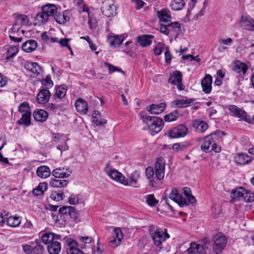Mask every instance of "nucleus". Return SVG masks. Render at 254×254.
Instances as JSON below:
<instances>
[{
	"label": "nucleus",
	"mask_w": 254,
	"mask_h": 254,
	"mask_svg": "<svg viewBox=\"0 0 254 254\" xmlns=\"http://www.w3.org/2000/svg\"><path fill=\"white\" fill-rule=\"evenodd\" d=\"M24 67L27 70L37 75L39 74L42 71L38 63L35 62H26L24 64Z\"/></svg>",
	"instance_id": "28"
},
{
	"label": "nucleus",
	"mask_w": 254,
	"mask_h": 254,
	"mask_svg": "<svg viewBox=\"0 0 254 254\" xmlns=\"http://www.w3.org/2000/svg\"><path fill=\"white\" fill-rule=\"evenodd\" d=\"M49 114L47 111L43 109L36 110L33 114L35 120L39 122L46 121L48 117Z\"/></svg>",
	"instance_id": "23"
},
{
	"label": "nucleus",
	"mask_w": 254,
	"mask_h": 254,
	"mask_svg": "<svg viewBox=\"0 0 254 254\" xmlns=\"http://www.w3.org/2000/svg\"><path fill=\"white\" fill-rule=\"evenodd\" d=\"M42 10L47 14L49 17L55 16V14L57 13V8L54 4H48L44 5Z\"/></svg>",
	"instance_id": "37"
},
{
	"label": "nucleus",
	"mask_w": 254,
	"mask_h": 254,
	"mask_svg": "<svg viewBox=\"0 0 254 254\" xmlns=\"http://www.w3.org/2000/svg\"><path fill=\"white\" fill-rule=\"evenodd\" d=\"M170 32H174L177 36L182 33L181 24L178 22H171L167 23Z\"/></svg>",
	"instance_id": "35"
},
{
	"label": "nucleus",
	"mask_w": 254,
	"mask_h": 254,
	"mask_svg": "<svg viewBox=\"0 0 254 254\" xmlns=\"http://www.w3.org/2000/svg\"><path fill=\"white\" fill-rule=\"evenodd\" d=\"M145 174L147 179H149L152 178L154 175V171L153 167L151 166L147 167L146 168Z\"/></svg>",
	"instance_id": "63"
},
{
	"label": "nucleus",
	"mask_w": 254,
	"mask_h": 254,
	"mask_svg": "<svg viewBox=\"0 0 254 254\" xmlns=\"http://www.w3.org/2000/svg\"><path fill=\"white\" fill-rule=\"evenodd\" d=\"M64 194L63 192L53 193L51 195V198L54 200L59 201L64 199Z\"/></svg>",
	"instance_id": "59"
},
{
	"label": "nucleus",
	"mask_w": 254,
	"mask_h": 254,
	"mask_svg": "<svg viewBox=\"0 0 254 254\" xmlns=\"http://www.w3.org/2000/svg\"><path fill=\"white\" fill-rule=\"evenodd\" d=\"M140 178V174L139 172L137 171H134L133 173H132L129 177L130 181L128 179L125 178V181H127V183L129 184L128 185H125V186H132L133 187H136V185L138 182V180Z\"/></svg>",
	"instance_id": "39"
},
{
	"label": "nucleus",
	"mask_w": 254,
	"mask_h": 254,
	"mask_svg": "<svg viewBox=\"0 0 254 254\" xmlns=\"http://www.w3.org/2000/svg\"><path fill=\"white\" fill-rule=\"evenodd\" d=\"M47 249L49 254H59L61 250V243L53 241L48 244Z\"/></svg>",
	"instance_id": "30"
},
{
	"label": "nucleus",
	"mask_w": 254,
	"mask_h": 254,
	"mask_svg": "<svg viewBox=\"0 0 254 254\" xmlns=\"http://www.w3.org/2000/svg\"><path fill=\"white\" fill-rule=\"evenodd\" d=\"M229 111L232 113V116L237 117L240 120L247 123H250L251 118L247 115L246 112L242 109L234 105H230L228 107Z\"/></svg>",
	"instance_id": "4"
},
{
	"label": "nucleus",
	"mask_w": 254,
	"mask_h": 254,
	"mask_svg": "<svg viewBox=\"0 0 254 254\" xmlns=\"http://www.w3.org/2000/svg\"><path fill=\"white\" fill-rule=\"evenodd\" d=\"M66 248L68 254H83V252L78 248L77 242L72 239H67L66 240Z\"/></svg>",
	"instance_id": "11"
},
{
	"label": "nucleus",
	"mask_w": 254,
	"mask_h": 254,
	"mask_svg": "<svg viewBox=\"0 0 254 254\" xmlns=\"http://www.w3.org/2000/svg\"><path fill=\"white\" fill-rule=\"evenodd\" d=\"M164 49L165 50V44L163 43L159 42L153 49L155 55L157 56L160 55Z\"/></svg>",
	"instance_id": "56"
},
{
	"label": "nucleus",
	"mask_w": 254,
	"mask_h": 254,
	"mask_svg": "<svg viewBox=\"0 0 254 254\" xmlns=\"http://www.w3.org/2000/svg\"><path fill=\"white\" fill-rule=\"evenodd\" d=\"M67 91V86L65 85H62L58 87L56 93L54 95V99L57 101L61 100L65 95Z\"/></svg>",
	"instance_id": "32"
},
{
	"label": "nucleus",
	"mask_w": 254,
	"mask_h": 254,
	"mask_svg": "<svg viewBox=\"0 0 254 254\" xmlns=\"http://www.w3.org/2000/svg\"><path fill=\"white\" fill-rule=\"evenodd\" d=\"M179 112L177 110H174L170 114L164 116V121L166 122H171L175 121L179 118Z\"/></svg>",
	"instance_id": "45"
},
{
	"label": "nucleus",
	"mask_w": 254,
	"mask_h": 254,
	"mask_svg": "<svg viewBox=\"0 0 254 254\" xmlns=\"http://www.w3.org/2000/svg\"><path fill=\"white\" fill-rule=\"evenodd\" d=\"M71 173L68 168L59 167L53 171L52 175L56 178H65L69 177Z\"/></svg>",
	"instance_id": "14"
},
{
	"label": "nucleus",
	"mask_w": 254,
	"mask_h": 254,
	"mask_svg": "<svg viewBox=\"0 0 254 254\" xmlns=\"http://www.w3.org/2000/svg\"><path fill=\"white\" fill-rule=\"evenodd\" d=\"M36 245L33 247V254H43L44 251V248L42 245L41 240L36 239L35 241Z\"/></svg>",
	"instance_id": "44"
},
{
	"label": "nucleus",
	"mask_w": 254,
	"mask_h": 254,
	"mask_svg": "<svg viewBox=\"0 0 254 254\" xmlns=\"http://www.w3.org/2000/svg\"><path fill=\"white\" fill-rule=\"evenodd\" d=\"M54 19L58 23L63 24L69 21L70 17L68 14L67 11H64L62 13H57L54 16Z\"/></svg>",
	"instance_id": "29"
},
{
	"label": "nucleus",
	"mask_w": 254,
	"mask_h": 254,
	"mask_svg": "<svg viewBox=\"0 0 254 254\" xmlns=\"http://www.w3.org/2000/svg\"><path fill=\"white\" fill-rule=\"evenodd\" d=\"M240 23L248 30L254 31V19L249 16H242Z\"/></svg>",
	"instance_id": "22"
},
{
	"label": "nucleus",
	"mask_w": 254,
	"mask_h": 254,
	"mask_svg": "<svg viewBox=\"0 0 254 254\" xmlns=\"http://www.w3.org/2000/svg\"><path fill=\"white\" fill-rule=\"evenodd\" d=\"M153 38L154 36L152 35H142L137 37V42L141 46L146 47L151 44V39Z\"/></svg>",
	"instance_id": "27"
},
{
	"label": "nucleus",
	"mask_w": 254,
	"mask_h": 254,
	"mask_svg": "<svg viewBox=\"0 0 254 254\" xmlns=\"http://www.w3.org/2000/svg\"><path fill=\"white\" fill-rule=\"evenodd\" d=\"M18 111L21 114L31 113L29 104L27 102H23L19 105Z\"/></svg>",
	"instance_id": "50"
},
{
	"label": "nucleus",
	"mask_w": 254,
	"mask_h": 254,
	"mask_svg": "<svg viewBox=\"0 0 254 254\" xmlns=\"http://www.w3.org/2000/svg\"><path fill=\"white\" fill-rule=\"evenodd\" d=\"M182 74L181 72L179 71H176L170 75L168 82L173 85H177L178 89L179 90H182L185 87V86L182 84Z\"/></svg>",
	"instance_id": "10"
},
{
	"label": "nucleus",
	"mask_w": 254,
	"mask_h": 254,
	"mask_svg": "<svg viewBox=\"0 0 254 254\" xmlns=\"http://www.w3.org/2000/svg\"><path fill=\"white\" fill-rule=\"evenodd\" d=\"M248 69V67L246 64L240 61L235 62L232 67L233 70L239 73L240 75H245Z\"/></svg>",
	"instance_id": "24"
},
{
	"label": "nucleus",
	"mask_w": 254,
	"mask_h": 254,
	"mask_svg": "<svg viewBox=\"0 0 254 254\" xmlns=\"http://www.w3.org/2000/svg\"><path fill=\"white\" fill-rule=\"evenodd\" d=\"M243 200L247 202H251L254 201V193L246 190V193L244 195Z\"/></svg>",
	"instance_id": "57"
},
{
	"label": "nucleus",
	"mask_w": 254,
	"mask_h": 254,
	"mask_svg": "<svg viewBox=\"0 0 254 254\" xmlns=\"http://www.w3.org/2000/svg\"><path fill=\"white\" fill-rule=\"evenodd\" d=\"M21 27V26H20L19 23H18V22H16L15 21L11 28V32H9V33H12L15 35V34L19 32Z\"/></svg>",
	"instance_id": "61"
},
{
	"label": "nucleus",
	"mask_w": 254,
	"mask_h": 254,
	"mask_svg": "<svg viewBox=\"0 0 254 254\" xmlns=\"http://www.w3.org/2000/svg\"><path fill=\"white\" fill-rule=\"evenodd\" d=\"M42 84L46 87V89L48 88H51L53 87L54 83L53 81L51 79V76L50 75H47L45 78L41 80Z\"/></svg>",
	"instance_id": "55"
},
{
	"label": "nucleus",
	"mask_w": 254,
	"mask_h": 254,
	"mask_svg": "<svg viewBox=\"0 0 254 254\" xmlns=\"http://www.w3.org/2000/svg\"><path fill=\"white\" fill-rule=\"evenodd\" d=\"M92 119L93 123L97 126H104L107 123V121L102 118L101 115L98 111L93 112Z\"/></svg>",
	"instance_id": "31"
},
{
	"label": "nucleus",
	"mask_w": 254,
	"mask_h": 254,
	"mask_svg": "<svg viewBox=\"0 0 254 254\" xmlns=\"http://www.w3.org/2000/svg\"><path fill=\"white\" fill-rule=\"evenodd\" d=\"M186 5L184 0H173L170 5L171 9L177 11L182 10Z\"/></svg>",
	"instance_id": "41"
},
{
	"label": "nucleus",
	"mask_w": 254,
	"mask_h": 254,
	"mask_svg": "<svg viewBox=\"0 0 254 254\" xmlns=\"http://www.w3.org/2000/svg\"><path fill=\"white\" fill-rule=\"evenodd\" d=\"M246 190L242 187H239L233 190L231 193V198L235 201L243 200Z\"/></svg>",
	"instance_id": "26"
},
{
	"label": "nucleus",
	"mask_w": 254,
	"mask_h": 254,
	"mask_svg": "<svg viewBox=\"0 0 254 254\" xmlns=\"http://www.w3.org/2000/svg\"><path fill=\"white\" fill-rule=\"evenodd\" d=\"M116 11L117 7L112 0H105L103 2L101 11L103 15L107 17H112L116 14Z\"/></svg>",
	"instance_id": "5"
},
{
	"label": "nucleus",
	"mask_w": 254,
	"mask_h": 254,
	"mask_svg": "<svg viewBox=\"0 0 254 254\" xmlns=\"http://www.w3.org/2000/svg\"><path fill=\"white\" fill-rule=\"evenodd\" d=\"M164 55L166 63H170L172 59V56L169 50V47H165V52Z\"/></svg>",
	"instance_id": "60"
},
{
	"label": "nucleus",
	"mask_w": 254,
	"mask_h": 254,
	"mask_svg": "<svg viewBox=\"0 0 254 254\" xmlns=\"http://www.w3.org/2000/svg\"><path fill=\"white\" fill-rule=\"evenodd\" d=\"M108 40L111 46L117 48L122 44L124 39L122 36H111L109 37Z\"/></svg>",
	"instance_id": "34"
},
{
	"label": "nucleus",
	"mask_w": 254,
	"mask_h": 254,
	"mask_svg": "<svg viewBox=\"0 0 254 254\" xmlns=\"http://www.w3.org/2000/svg\"><path fill=\"white\" fill-rule=\"evenodd\" d=\"M50 96L51 93L48 89H42L37 94L36 101L38 103L44 104L49 101Z\"/></svg>",
	"instance_id": "17"
},
{
	"label": "nucleus",
	"mask_w": 254,
	"mask_h": 254,
	"mask_svg": "<svg viewBox=\"0 0 254 254\" xmlns=\"http://www.w3.org/2000/svg\"><path fill=\"white\" fill-rule=\"evenodd\" d=\"M36 174L38 176L41 178H46L50 175L51 172L50 168L48 166H41L37 168Z\"/></svg>",
	"instance_id": "36"
},
{
	"label": "nucleus",
	"mask_w": 254,
	"mask_h": 254,
	"mask_svg": "<svg viewBox=\"0 0 254 254\" xmlns=\"http://www.w3.org/2000/svg\"><path fill=\"white\" fill-rule=\"evenodd\" d=\"M226 133L224 131L217 130L203 138L204 142L201 145V150L205 152H207L210 148L211 150L216 153L221 151V147L219 145L222 141V138Z\"/></svg>",
	"instance_id": "1"
},
{
	"label": "nucleus",
	"mask_w": 254,
	"mask_h": 254,
	"mask_svg": "<svg viewBox=\"0 0 254 254\" xmlns=\"http://www.w3.org/2000/svg\"><path fill=\"white\" fill-rule=\"evenodd\" d=\"M79 201V198L78 195L71 194L68 199L69 203L71 205H74L77 204Z\"/></svg>",
	"instance_id": "64"
},
{
	"label": "nucleus",
	"mask_w": 254,
	"mask_h": 254,
	"mask_svg": "<svg viewBox=\"0 0 254 254\" xmlns=\"http://www.w3.org/2000/svg\"><path fill=\"white\" fill-rule=\"evenodd\" d=\"M6 215L3 216L1 213V226H3L4 224L11 227H18L21 223V218L19 216H9L6 217Z\"/></svg>",
	"instance_id": "9"
},
{
	"label": "nucleus",
	"mask_w": 254,
	"mask_h": 254,
	"mask_svg": "<svg viewBox=\"0 0 254 254\" xmlns=\"http://www.w3.org/2000/svg\"><path fill=\"white\" fill-rule=\"evenodd\" d=\"M55 239L54 233H45L42 236L41 242L45 244H49L50 243L54 241Z\"/></svg>",
	"instance_id": "47"
},
{
	"label": "nucleus",
	"mask_w": 254,
	"mask_h": 254,
	"mask_svg": "<svg viewBox=\"0 0 254 254\" xmlns=\"http://www.w3.org/2000/svg\"><path fill=\"white\" fill-rule=\"evenodd\" d=\"M67 184L68 182L65 180L52 179L50 182V186L55 188L64 187Z\"/></svg>",
	"instance_id": "46"
},
{
	"label": "nucleus",
	"mask_w": 254,
	"mask_h": 254,
	"mask_svg": "<svg viewBox=\"0 0 254 254\" xmlns=\"http://www.w3.org/2000/svg\"><path fill=\"white\" fill-rule=\"evenodd\" d=\"M155 169H165L166 162L163 157H159L156 159L155 165Z\"/></svg>",
	"instance_id": "52"
},
{
	"label": "nucleus",
	"mask_w": 254,
	"mask_h": 254,
	"mask_svg": "<svg viewBox=\"0 0 254 254\" xmlns=\"http://www.w3.org/2000/svg\"><path fill=\"white\" fill-rule=\"evenodd\" d=\"M186 148V145L185 144L180 143H175L172 146V149L175 151H181Z\"/></svg>",
	"instance_id": "62"
},
{
	"label": "nucleus",
	"mask_w": 254,
	"mask_h": 254,
	"mask_svg": "<svg viewBox=\"0 0 254 254\" xmlns=\"http://www.w3.org/2000/svg\"><path fill=\"white\" fill-rule=\"evenodd\" d=\"M123 239V233L121 229L116 228L114 229L112 235L109 238V244L110 247L115 248L121 245Z\"/></svg>",
	"instance_id": "6"
},
{
	"label": "nucleus",
	"mask_w": 254,
	"mask_h": 254,
	"mask_svg": "<svg viewBox=\"0 0 254 254\" xmlns=\"http://www.w3.org/2000/svg\"><path fill=\"white\" fill-rule=\"evenodd\" d=\"M72 208V206H64L62 207H61L59 210V213L61 215V217H63V220H64V222H69V220H68L69 214L71 210H69V208Z\"/></svg>",
	"instance_id": "40"
},
{
	"label": "nucleus",
	"mask_w": 254,
	"mask_h": 254,
	"mask_svg": "<svg viewBox=\"0 0 254 254\" xmlns=\"http://www.w3.org/2000/svg\"><path fill=\"white\" fill-rule=\"evenodd\" d=\"M106 173L113 180L121 183L125 186V185H128L127 181H125V177L120 172L114 169H111L107 170Z\"/></svg>",
	"instance_id": "12"
},
{
	"label": "nucleus",
	"mask_w": 254,
	"mask_h": 254,
	"mask_svg": "<svg viewBox=\"0 0 254 254\" xmlns=\"http://www.w3.org/2000/svg\"><path fill=\"white\" fill-rule=\"evenodd\" d=\"M180 195L178 193V190L176 188H173L170 194L169 198L176 203L178 200Z\"/></svg>",
	"instance_id": "58"
},
{
	"label": "nucleus",
	"mask_w": 254,
	"mask_h": 254,
	"mask_svg": "<svg viewBox=\"0 0 254 254\" xmlns=\"http://www.w3.org/2000/svg\"><path fill=\"white\" fill-rule=\"evenodd\" d=\"M157 15L159 19V22L160 23H169L171 21L172 17L171 13L169 9H164L160 11L157 12Z\"/></svg>",
	"instance_id": "20"
},
{
	"label": "nucleus",
	"mask_w": 254,
	"mask_h": 254,
	"mask_svg": "<svg viewBox=\"0 0 254 254\" xmlns=\"http://www.w3.org/2000/svg\"><path fill=\"white\" fill-rule=\"evenodd\" d=\"M15 21L22 25H27L29 22V18L24 14H20L16 16Z\"/></svg>",
	"instance_id": "48"
},
{
	"label": "nucleus",
	"mask_w": 254,
	"mask_h": 254,
	"mask_svg": "<svg viewBox=\"0 0 254 254\" xmlns=\"http://www.w3.org/2000/svg\"><path fill=\"white\" fill-rule=\"evenodd\" d=\"M188 132V127L183 124H181L172 128L169 132V136L172 138L183 137Z\"/></svg>",
	"instance_id": "7"
},
{
	"label": "nucleus",
	"mask_w": 254,
	"mask_h": 254,
	"mask_svg": "<svg viewBox=\"0 0 254 254\" xmlns=\"http://www.w3.org/2000/svg\"><path fill=\"white\" fill-rule=\"evenodd\" d=\"M213 251L216 254H219L226 247L227 239L222 233H219L213 237Z\"/></svg>",
	"instance_id": "3"
},
{
	"label": "nucleus",
	"mask_w": 254,
	"mask_h": 254,
	"mask_svg": "<svg viewBox=\"0 0 254 254\" xmlns=\"http://www.w3.org/2000/svg\"><path fill=\"white\" fill-rule=\"evenodd\" d=\"M47 188L48 186L46 183H41L33 190V193L36 196L42 195L47 190Z\"/></svg>",
	"instance_id": "43"
},
{
	"label": "nucleus",
	"mask_w": 254,
	"mask_h": 254,
	"mask_svg": "<svg viewBox=\"0 0 254 254\" xmlns=\"http://www.w3.org/2000/svg\"><path fill=\"white\" fill-rule=\"evenodd\" d=\"M31 113L22 114L21 118L17 121L19 125L28 127L31 125Z\"/></svg>",
	"instance_id": "38"
},
{
	"label": "nucleus",
	"mask_w": 254,
	"mask_h": 254,
	"mask_svg": "<svg viewBox=\"0 0 254 254\" xmlns=\"http://www.w3.org/2000/svg\"><path fill=\"white\" fill-rule=\"evenodd\" d=\"M212 77L209 75H206L201 80V84L202 87V91L206 94L211 92L212 89Z\"/></svg>",
	"instance_id": "13"
},
{
	"label": "nucleus",
	"mask_w": 254,
	"mask_h": 254,
	"mask_svg": "<svg viewBox=\"0 0 254 254\" xmlns=\"http://www.w3.org/2000/svg\"><path fill=\"white\" fill-rule=\"evenodd\" d=\"M193 101V99L176 100L173 103L178 108H183L189 106V105L192 103Z\"/></svg>",
	"instance_id": "42"
},
{
	"label": "nucleus",
	"mask_w": 254,
	"mask_h": 254,
	"mask_svg": "<svg viewBox=\"0 0 254 254\" xmlns=\"http://www.w3.org/2000/svg\"><path fill=\"white\" fill-rule=\"evenodd\" d=\"M192 126L195 128V131L199 133H204L208 127L205 122L199 120L193 121L192 123Z\"/></svg>",
	"instance_id": "19"
},
{
	"label": "nucleus",
	"mask_w": 254,
	"mask_h": 254,
	"mask_svg": "<svg viewBox=\"0 0 254 254\" xmlns=\"http://www.w3.org/2000/svg\"><path fill=\"white\" fill-rule=\"evenodd\" d=\"M69 209V210H71L69 214L68 215L69 216L68 220H69V222L73 221L75 223L78 222V214L77 211L76 210L75 208L74 207H72V208H70Z\"/></svg>",
	"instance_id": "49"
},
{
	"label": "nucleus",
	"mask_w": 254,
	"mask_h": 254,
	"mask_svg": "<svg viewBox=\"0 0 254 254\" xmlns=\"http://www.w3.org/2000/svg\"><path fill=\"white\" fill-rule=\"evenodd\" d=\"M74 2L75 5L78 7V10L80 12L88 11V8L85 5L83 0H74Z\"/></svg>",
	"instance_id": "51"
},
{
	"label": "nucleus",
	"mask_w": 254,
	"mask_h": 254,
	"mask_svg": "<svg viewBox=\"0 0 254 254\" xmlns=\"http://www.w3.org/2000/svg\"><path fill=\"white\" fill-rule=\"evenodd\" d=\"M145 197L147 204L150 206H154L159 202V201L155 198L153 194L147 195Z\"/></svg>",
	"instance_id": "53"
},
{
	"label": "nucleus",
	"mask_w": 254,
	"mask_h": 254,
	"mask_svg": "<svg viewBox=\"0 0 254 254\" xmlns=\"http://www.w3.org/2000/svg\"><path fill=\"white\" fill-rule=\"evenodd\" d=\"M75 106L78 112L81 114H86L88 110L87 103L82 98H78L75 103Z\"/></svg>",
	"instance_id": "16"
},
{
	"label": "nucleus",
	"mask_w": 254,
	"mask_h": 254,
	"mask_svg": "<svg viewBox=\"0 0 254 254\" xmlns=\"http://www.w3.org/2000/svg\"><path fill=\"white\" fill-rule=\"evenodd\" d=\"M3 51H5L6 53L3 54V56L6 55L4 59V62L5 63H12L13 61L14 57L17 55L18 52L19 48L18 46H12L4 47Z\"/></svg>",
	"instance_id": "8"
},
{
	"label": "nucleus",
	"mask_w": 254,
	"mask_h": 254,
	"mask_svg": "<svg viewBox=\"0 0 254 254\" xmlns=\"http://www.w3.org/2000/svg\"><path fill=\"white\" fill-rule=\"evenodd\" d=\"M141 119L149 129L156 133L159 132L164 126L163 120L157 117L143 115Z\"/></svg>",
	"instance_id": "2"
},
{
	"label": "nucleus",
	"mask_w": 254,
	"mask_h": 254,
	"mask_svg": "<svg viewBox=\"0 0 254 254\" xmlns=\"http://www.w3.org/2000/svg\"><path fill=\"white\" fill-rule=\"evenodd\" d=\"M253 160L252 157L246 153H239L235 157V162L239 165H244L250 163Z\"/></svg>",
	"instance_id": "21"
},
{
	"label": "nucleus",
	"mask_w": 254,
	"mask_h": 254,
	"mask_svg": "<svg viewBox=\"0 0 254 254\" xmlns=\"http://www.w3.org/2000/svg\"><path fill=\"white\" fill-rule=\"evenodd\" d=\"M151 237L154 244L156 246H160L162 243L165 241V238L164 236V232L161 230L157 233H155Z\"/></svg>",
	"instance_id": "33"
},
{
	"label": "nucleus",
	"mask_w": 254,
	"mask_h": 254,
	"mask_svg": "<svg viewBox=\"0 0 254 254\" xmlns=\"http://www.w3.org/2000/svg\"><path fill=\"white\" fill-rule=\"evenodd\" d=\"M165 103H160L159 104H152L146 107V110L152 114H159L162 113L166 109Z\"/></svg>",
	"instance_id": "15"
},
{
	"label": "nucleus",
	"mask_w": 254,
	"mask_h": 254,
	"mask_svg": "<svg viewBox=\"0 0 254 254\" xmlns=\"http://www.w3.org/2000/svg\"><path fill=\"white\" fill-rule=\"evenodd\" d=\"M49 17L47 14L42 10L41 12L36 15V19L42 23H45L48 21Z\"/></svg>",
	"instance_id": "54"
},
{
	"label": "nucleus",
	"mask_w": 254,
	"mask_h": 254,
	"mask_svg": "<svg viewBox=\"0 0 254 254\" xmlns=\"http://www.w3.org/2000/svg\"><path fill=\"white\" fill-rule=\"evenodd\" d=\"M187 251L190 254H206L203 246L197 244L194 242L190 243V247L187 250Z\"/></svg>",
	"instance_id": "18"
},
{
	"label": "nucleus",
	"mask_w": 254,
	"mask_h": 254,
	"mask_svg": "<svg viewBox=\"0 0 254 254\" xmlns=\"http://www.w3.org/2000/svg\"><path fill=\"white\" fill-rule=\"evenodd\" d=\"M37 47V43L34 40H28L23 43L21 48L23 51L27 53L34 51Z\"/></svg>",
	"instance_id": "25"
}]
</instances>
